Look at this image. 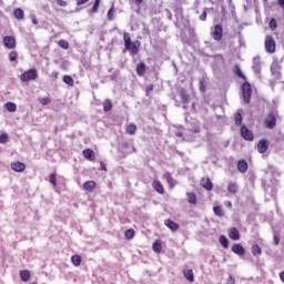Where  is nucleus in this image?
I'll return each instance as SVG.
<instances>
[{"label": "nucleus", "instance_id": "obj_1", "mask_svg": "<svg viewBox=\"0 0 284 284\" xmlns=\"http://www.w3.org/2000/svg\"><path fill=\"white\" fill-rule=\"evenodd\" d=\"M123 41H124V48L128 52H130L131 57L139 54V47L141 45V42L139 40H136L135 42H132V38H130V33L124 32Z\"/></svg>", "mask_w": 284, "mask_h": 284}, {"label": "nucleus", "instance_id": "obj_2", "mask_svg": "<svg viewBox=\"0 0 284 284\" xmlns=\"http://www.w3.org/2000/svg\"><path fill=\"white\" fill-rule=\"evenodd\" d=\"M276 111H271L267 115L266 119L264 120L265 128L267 130H274L276 128V116H277Z\"/></svg>", "mask_w": 284, "mask_h": 284}, {"label": "nucleus", "instance_id": "obj_3", "mask_svg": "<svg viewBox=\"0 0 284 284\" xmlns=\"http://www.w3.org/2000/svg\"><path fill=\"white\" fill-rule=\"evenodd\" d=\"M38 77H39V72H37V69H30L20 75V80L23 83H28V81H36Z\"/></svg>", "mask_w": 284, "mask_h": 284}, {"label": "nucleus", "instance_id": "obj_4", "mask_svg": "<svg viewBox=\"0 0 284 284\" xmlns=\"http://www.w3.org/2000/svg\"><path fill=\"white\" fill-rule=\"evenodd\" d=\"M242 94L244 103H250L252 101V85L250 82H244L242 85Z\"/></svg>", "mask_w": 284, "mask_h": 284}, {"label": "nucleus", "instance_id": "obj_5", "mask_svg": "<svg viewBox=\"0 0 284 284\" xmlns=\"http://www.w3.org/2000/svg\"><path fill=\"white\" fill-rule=\"evenodd\" d=\"M265 50L268 54H274V52H276V41L272 36H266L265 38Z\"/></svg>", "mask_w": 284, "mask_h": 284}, {"label": "nucleus", "instance_id": "obj_6", "mask_svg": "<svg viewBox=\"0 0 284 284\" xmlns=\"http://www.w3.org/2000/svg\"><path fill=\"white\" fill-rule=\"evenodd\" d=\"M240 133L244 141H254V133L250 129H247V125H242Z\"/></svg>", "mask_w": 284, "mask_h": 284}, {"label": "nucleus", "instance_id": "obj_7", "mask_svg": "<svg viewBox=\"0 0 284 284\" xmlns=\"http://www.w3.org/2000/svg\"><path fill=\"white\" fill-rule=\"evenodd\" d=\"M214 41H221L223 39V27L221 24H215L212 32Z\"/></svg>", "mask_w": 284, "mask_h": 284}, {"label": "nucleus", "instance_id": "obj_8", "mask_svg": "<svg viewBox=\"0 0 284 284\" xmlns=\"http://www.w3.org/2000/svg\"><path fill=\"white\" fill-rule=\"evenodd\" d=\"M270 148V141L262 139L258 141L257 143V152H260V154H265V152H267Z\"/></svg>", "mask_w": 284, "mask_h": 284}, {"label": "nucleus", "instance_id": "obj_9", "mask_svg": "<svg viewBox=\"0 0 284 284\" xmlns=\"http://www.w3.org/2000/svg\"><path fill=\"white\" fill-rule=\"evenodd\" d=\"M3 43L9 50H14L17 48V40L13 37L6 36L3 38Z\"/></svg>", "mask_w": 284, "mask_h": 284}, {"label": "nucleus", "instance_id": "obj_10", "mask_svg": "<svg viewBox=\"0 0 284 284\" xmlns=\"http://www.w3.org/2000/svg\"><path fill=\"white\" fill-rule=\"evenodd\" d=\"M201 185L204 187V190H207V192L212 191L214 187V184L212 183V180L210 178H203L201 180Z\"/></svg>", "mask_w": 284, "mask_h": 284}, {"label": "nucleus", "instance_id": "obj_11", "mask_svg": "<svg viewBox=\"0 0 284 284\" xmlns=\"http://www.w3.org/2000/svg\"><path fill=\"white\" fill-rule=\"evenodd\" d=\"M252 70L255 72V74H261V57L253 58Z\"/></svg>", "mask_w": 284, "mask_h": 284}, {"label": "nucleus", "instance_id": "obj_12", "mask_svg": "<svg viewBox=\"0 0 284 284\" xmlns=\"http://www.w3.org/2000/svg\"><path fill=\"white\" fill-rule=\"evenodd\" d=\"M271 73L275 79H281V65H278V63H273L271 65Z\"/></svg>", "mask_w": 284, "mask_h": 284}, {"label": "nucleus", "instance_id": "obj_13", "mask_svg": "<svg viewBox=\"0 0 284 284\" xmlns=\"http://www.w3.org/2000/svg\"><path fill=\"white\" fill-rule=\"evenodd\" d=\"M11 170H13V172H24L26 171V163L12 162L11 163Z\"/></svg>", "mask_w": 284, "mask_h": 284}, {"label": "nucleus", "instance_id": "obj_14", "mask_svg": "<svg viewBox=\"0 0 284 284\" xmlns=\"http://www.w3.org/2000/svg\"><path fill=\"white\" fill-rule=\"evenodd\" d=\"M232 252L237 256H245V248L241 244H233Z\"/></svg>", "mask_w": 284, "mask_h": 284}, {"label": "nucleus", "instance_id": "obj_15", "mask_svg": "<svg viewBox=\"0 0 284 284\" xmlns=\"http://www.w3.org/2000/svg\"><path fill=\"white\" fill-rule=\"evenodd\" d=\"M163 179L166 180V183L169 184V187L173 189L174 185H176V180H174V178H172V173L165 172L163 174Z\"/></svg>", "mask_w": 284, "mask_h": 284}, {"label": "nucleus", "instance_id": "obj_16", "mask_svg": "<svg viewBox=\"0 0 284 284\" xmlns=\"http://www.w3.org/2000/svg\"><path fill=\"white\" fill-rule=\"evenodd\" d=\"M229 239L232 241H239L241 239V233L239 232V229L232 227L229 232Z\"/></svg>", "mask_w": 284, "mask_h": 284}, {"label": "nucleus", "instance_id": "obj_17", "mask_svg": "<svg viewBox=\"0 0 284 284\" xmlns=\"http://www.w3.org/2000/svg\"><path fill=\"white\" fill-rule=\"evenodd\" d=\"M83 156L88 161H94V159H97V155H95L94 151H92V149H85L83 151Z\"/></svg>", "mask_w": 284, "mask_h": 284}, {"label": "nucleus", "instance_id": "obj_18", "mask_svg": "<svg viewBox=\"0 0 284 284\" xmlns=\"http://www.w3.org/2000/svg\"><path fill=\"white\" fill-rule=\"evenodd\" d=\"M237 170L239 172H241L242 174H245V172H247V161L245 160H240L237 162Z\"/></svg>", "mask_w": 284, "mask_h": 284}, {"label": "nucleus", "instance_id": "obj_19", "mask_svg": "<svg viewBox=\"0 0 284 284\" xmlns=\"http://www.w3.org/2000/svg\"><path fill=\"white\" fill-rule=\"evenodd\" d=\"M165 225L171 230V232H176L180 227L179 224L172 220H166Z\"/></svg>", "mask_w": 284, "mask_h": 284}, {"label": "nucleus", "instance_id": "obj_20", "mask_svg": "<svg viewBox=\"0 0 284 284\" xmlns=\"http://www.w3.org/2000/svg\"><path fill=\"white\" fill-rule=\"evenodd\" d=\"M189 130L190 132H194V134H199L201 132V125L199 122H191L189 123Z\"/></svg>", "mask_w": 284, "mask_h": 284}, {"label": "nucleus", "instance_id": "obj_21", "mask_svg": "<svg viewBox=\"0 0 284 284\" xmlns=\"http://www.w3.org/2000/svg\"><path fill=\"white\" fill-rule=\"evenodd\" d=\"M84 190H87V192H93L94 187H97V182L94 181H87L83 184Z\"/></svg>", "mask_w": 284, "mask_h": 284}, {"label": "nucleus", "instance_id": "obj_22", "mask_svg": "<svg viewBox=\"0 0 284 284\" xmlns=\"http://www.w3.org/2000/svg\"><path fill=\"white\" fill-rule=\"evenodd\" d=\"M19 275L23 283H28V281H30V271L28 270L20 271Z\"/></svg>", "mask_w": 284, "mask_h": 284}, {"label": "nucleus", "instance_id": "obj_23", "mask_svg": "<svg viewBox=\"0 0 284 284\" xmlns=\"http://www.w3.org/2000/svg\"><path fill=\"white\" fill-rule=\"evenodd\" d=\"M183 274L186 281H189L190 283H194V272L192 270H184Z\"/></svg>", "mask_w": 284, "mask_h": 284}, {"label": "nucleus", "instance_id": "obj_24", "mask_svg": "<svg viewBox=\"0 0 284 284\" xmlns=\"http://www.w3.org/2000/svg\"><path fill=\"white\" fill-rule=\"evenodd\" d=\"M180 97L183 103H190V94H187L185 89L180 90Z\"/></svg>", "mask_w": 284, "mask_h": 284}, {"label": "nucleus", "instance_id": "obj_25", "mask_svg": "<svg viewBox=\"0 0 284 284\" xmlns=\"http://www.w3.org/2000/svg\"><path fill=\"white\" fill-rule=\"evenodd\" d=\"M227 192L229 194H236V192H239V184L231 182L227 185Z\"/></svg>", "mask_w": 284, "mask_h": 284}, {"label": "nucleus", "instance_id": "obj_26", "mask_svg": "<svg viewBox=\"0 0 284 284\" xmlns=\"http://www.w3.org/2000/svg\"><path fill=\"white\" fill-rule=\"evenodd\" d=\"M136 74L138 77H143V74H145V62H140L136 65Z\"/></svg>", "mask_w": 284, "mask_h": 284}, {"label": "nucleus", "instance_id": "obj_27", "mask_svg": "<svg viewBox=\"0 0 284 284\" xmlns=\"http://www.w3.org/2000/svg\"><path fill=\"white\" fill-rule=\"evenodd\" d=\"M153 190H155V192H158L159 194H163L165 192V190L163 189V184H161V182L159 181L153 182Z\"/></svg>", "mask_w": 284, "mask_h": 284}, {"label": "nucleus", "instance_id": "obj_28", "mask_svg": "<svg viewBox=\"0 0 284 284\" xmlns=\"http://www.w3.org/2000/svg\"><path fill=\"white\" fill-rule=\"evenodd\" d=\"M13 16L16 17V19L21 21V19L26 17V13L23 12V9L18 8L13 11Z\"/></svg>", "mask_w": 284, "mask_h": 284}, {"label": "nucleus", "instance_id": "obj_29", "mask_svg": "<svg viewBox=\"0 0 284 284\" xmlns=\"http://www.w3.org/2000/svg\"><path fill=\"white\" fill-rule=\"evenodd\" d=\"M153 252H155L156 254H161V251L163 250V246L161 245V242L160 240H156L154 243H153Z\"/></svg>", "mask_w": 284, "mask_h": 284}, {"label": "nucleus", "instance_id": "obj_30", "mask_svg": "<svg viewBox=\"0 0 284 284\" xmlns=\"http://www.w3.org/2000/svg\"><path fill=\"white\" fill-rule=\"evenodd\" d=\"M220 243H221L222 247H224L225 250H227L230 247V241L227 240V237L225 235L220 236Z\"/></svg>", "mask_w": 284, "mask_h": 284}, {"label": "nucleus", "instance_id": "obj_31", "mask_svg": "<svg viewBox=\"0 0 284 284\" xmlns=\"http://www.w3.org/2000/svg\"><path fill=\"white\" fill-rule=\"evenodd\" d=\"M99 6H101V0H95L92 9L89 11L90 14H97L99 12Z\"/></svg>", "mask_w": 284, "mask_h": 284}, {"label": "nucleus", "instance_id": "obj_32", "mask_svg": "<svg viewBox=\"0 0 284 284\" xmlns=\"http://www.w3.org/2000/svg\"><path fill=\"white\" fill-rule=\"evenodd\" d=\"M187 201L191 203V205H196V194L195 193H186Z\"/></svg>", "mask_w": 284, "mask_h": 284}, {"label": "nucleus", "instance_id": "obj_33", "mask_svg": "<svg viewBox=\"0 0 284 284\" xmlns=\"http://www.w3.org/2000/svg\"><path fill=\"white\" fill-rule=\"evenodd\" d=\"M110 110H112V100L106 99V100L103 102V111H104V112H110Z\"/></svg>", "mask_w": 284, "mask_h": 284}, {"label": "nucleus", "instance_id": "obj_34", "mask_svg": "<svg viewBox=\"0 0 284 284\" xmlns=\"http://www.w3.org/2000/svg\"><path fill=\"white\" fill-rule=\"evenodd\" d=\"M252 254L253 256H261L262 250H261V246H258V244H254L252 246Z\"/></svg>", "mask_w": 284, "mask_h": 284}, {"label": "nucleus", "instance_id": "obj_35", "mask_svg": "<svg viewBox=\"0 0 284 284\" xmlns=\"http://www.w3.org/2000/svg\"><path fill=\"white\" fill-rule=\"evenodd\" d=\"M62 81L67 85H71V87L74 85V79L71 75H63Z\"/></svg>", "mask_w": 284, "mask_h": 284}, {"label": "nucleus", "instance_id": "obj_36", "mask_svg": "<svg viewBox=\"0 0 284 284\" xmlns=\"http://www.w3.org/2000/svg\"><path fill=\"white\" fill-rule=\"evenodd\" d=\"M71 263H73L74 267H79L81 265V257L79 255L71 256Z\"/></svg>", "mask_w": 284, "mask_h": 284}, {"label": "nucleus", "instance_id": "obj_37", "mask_svg": "<svg viewBox=\"0 0 284 284\" xmlns=\"http://www.w3.org/2000/svg\"><path fill=\"white\" fill-rule=\"evenodd\" d=\"M124 236L128 241H132L134 239V229L126 230Z\"/></svg>", "mask_w": 284, "mask_h": 284}, {"label": "nucleus", "instance_id": "obj_38", "mask_svg": "<svg viewBox=\"0 0 284 284\" xmlns=\"http://www.w3.org/2000/svg\"><path fill=\"white\" fill-rule=\"evenodd\" d=\"M235 125H241L243 123V115L241 112H236L234 115Z\"/></svg>", "mask_w": 284, "mask_h": 284}, {"label": "nucleus", "instance_id": "obj_39", "mask_svg": "<svg viewBox=\"0 0 284 284\" xmlns=\"http://www.w3.org/2000/svg\"><path fill=\"white\" fill-rule=\"evenodd\" d=\"M6 108L8 112H17V104H14V102L6 103Z\"/></svg>", "mask_w": 284, "mask_h": 284}, {"label": "nucleus", "instance_id": "obj_40", "mask_svg": "<svg viewBox=\"0 0 284 284\" xmlns=\"http://www.w3.org/2000/svg\"><path fill=\"white\" fill-rule=\"evenodd\" d=\"M213 212H214L215 216H224L223 207H221V206H214Z\"/></svg>", "mask_w": 284, "mask_h": 284}, {"label": "nucleus", "instance_id": "obj_41", "mask_svg": "<svg viewBox=\"0 0 284 284\" xmlns=\"http://www.w3.org/2000/svg\"><path fill=\"white\" fill-rule=\"evenodd\" d=\"M58 44L62 50H68L70 48V43L67 40H60Z\"/></svg>", "mask_w": 284, "mask_h": 284}, {"label": "nucleus", "instance_id": "obj_42", "mask_svg": "<svg viewBox=\"0 0 284 284\" xmlns=\"http://www.w3.org/2000/svg\"><path fill=\"white\" fill-rule=\"evenodd\" d=\"M136 132V124H130L126 126L128 134H134Z\"/></svg>", "mask_w": 284, "mask_h": 284}, {"label": "nucleus", "instance_id": "obj_43", "mask_svg": "<svg viewBox=\"0 0 284 284\" xmlns=\"http://www.w3.org/2000/svg\"><path fill=\"white\" fill-rule=\"evenodd\" d=\"M17 59H19V53L17 51H11L9 53V61L13 62L17 61Z\"/></svg>", "mask_w": 284, "mask_h": 284}, {"label": "nucleus", "instance_id": "obj_44", "mask_svg": "<svg viewBox=\"0 0 284 284\" xmlns=\"http://www.w3.org/2000/svg\"><path fill=\"white\" fill-rule=\"evenodd\" d=\"M108 20L113 21L114 20V6H112L108 11Z\"/></svg>", "mask_w": 284, "mask_h": 284}, {"label": "nucleus", "instance_id": "obj_45", "mask_svg": "<svg viewBox=\"0 0 284 284\" xmlns=\"http://www.w3.org/2000/svg\"><path fill=\"white\" fill-rule=\"evenodd\" d=\"M49 182L51 183V185L57 186V173H51L50 174Z\"/></svg>", "mask_w": 284, "mask_h": 284}, {"label": "nucleus", "instance_id": "obj_46", "mask_svg": "<svg viewBox=\"0 0 284 284\" xmlns=\"http://www.w3.org/2000/svg\"><path fill=\"white\" fill-rule=\"evenodd\" d=\"M235 74H237L240 79H245V74H243V71H241V67H239V64H235Z\"/></svg>", "mask_w": 284, "mask_h": 284}, {"label": "nucleus", "instance_id": "obj_47", "mask_svg": "<svg viewBox=\"0 0 284 284\" xmlns=\"http://www.w3.org/2000/svg\"><path fill=\"white\" fill-rule=\"evenodd\" d=\"M268 26L271 30H276V28L278 27V24L276 23V19L272 18L268 22Z\"/></svg>", "mask_w": 284, "mask_h": 284}, {"label": "nucleus", "instance_id": "obj_48", "mask_svg": "<svg viewBox=\"0 0 284 284\" xmlns=\"http://www.w3.org/2000/svg\"><path fill=\"white\" fill-rule=\"evenodd\" d=\"M40 103L42 105H50V103H52V101L50 100V98H41L39 99Z\"/></svg>", "mask_w": 284, "mask_h": 284}, {"label": "nucleus", "instance_id": "obj_49", "mask_svg": "<svg viewBox=\"0 0 284 284\" xmlns=\"http://www.w3.org/2000/svg\"><path fill=\"white\" fill-rule=\"evenodd\" d=\"M200 92H205V80L200 79L199 81Z\"/></svg>", "mask_w": 284, "mask_h": 284}, {"label": "nucleus", "instance_id": "obj_50", "mask_svg": "<svg viewBox=\"0 0 284 284\" xmlns=\"http://www.w3.org/2000/svg\"><path fill=\"white\" fill-rule=\"evenodd\" d=\"M154 90V84H148L145 88L146 97H150V92Z\"/></svg>", "mask_w": 284, "mask_h": 284}, {"label": "nucleus", "instance_id": "obj_51", "mask_svg": "<svg viewBox=\"0 0 284 284\" xmlns=\"http://www.w3.org/2000/svg\"><path fill=\"white\" fill-rule=\"evenodd\" d=\"M0 143H8V133L0 134Z\"/></svg>", "mask_w": 284, "mask_h": 284}, {"label": "nucleus", "instance_id": "obj_52", "mask_svg": "<svg viewBox=\"0 0 284 284\" xmlns=\"http://www.w3.org/2000/svg\"><path fill=\"white\" fill-rule=\"evenodd\" d=\"M57 6H60V8H65L68 6V2L64 0H55Z\"/></svg>", "mask_w": 284, "mask_h": 284}, {"label": "nucleus", "instance_id": "obj_53", "mask_svg": "<svg viewBox=\"0 0 284 284\" xmlns=\"http://www.w3.org/2000/svg\"><path fill=\"white\" fill-rule=\"evenodd\" d=\"M207 19V9H205L200 16V21H206Z\"/></svg>", "mask_w": 284, "mask_h": 284}, {"label": "nucleus", "instance_id": "obj_54", "mask_svg": "<svg viewBox=\"0 0 284 284\" xmlns=\"http://www.w3.org/2000/svg\"><path fill=\"white\" fill-rule=\"evenodd\" d=\"M273 241H274V245H278V243H281V237H278V235H274L273 236Z\"/></svg>", "mask_w": 284, "mask_h": 284}, {"label": "nucleus", "instance_id": "obj_55", "mask_svg": "<svg viewBox=\"0 0 284 284\" xmlns=\"http://www.w3.org/2000/svg\"><path fill=\"white\" fill-rule=\"evenodd\" d=\"M88 1H90V0H77V6L78 7L85 6V3H88Z\"/></svg>", "mask_w": 284, "mask_h": 284}, {"label": "nucleus", "instance_id": "obj_56", "mask_svg": "<svg viewBox=\"0 0 284 284\" xmlns=\"http://www.w3.org/2000/svg\"><path fill=\"white\" fill-rule=\"evenodd\" d=\"M234 283H235L234 276L230 275L227 278V284H234Z\"/></svg>", "mask_w": 284, "mask_h": 284}, {"label": "nucleus", "instance_id": "obj_57", "mask_svg": "<svg viewBox=\"0 0 284 284\" xmlns=\"http://www.w3.org/2000/svg\"><path fill=\"white\" fill-rule=\"evenodd\" d=\"M229 3V8L230 10H234V3L232 2V0H226Z\"/></svg>", "mask_w": 284, "mask_h": 284}, {"label": "nucleus", "instance_id": "obj_58", "mask_svg": "<svg viewBox=\"0 0 284 284\" xmlns=\"http://www.w3.org/2000/svg\"><path fill=\"white\" fill-rule=\"evenodd\" d=\"M100 168H101V170H103L104 172L108 170V168L105 166V163H103V162L100 163Z\"/></svg>", "mask_w": 284, "mask_h": 284}, {"label": "nucleus", "instance_id": "obj_59", "mask_svg": "<svg viewBox=\"0 0 284 284\" xmlns=\"http://www.w3.org/2000/svg\"><path fill=\"white\" fill-rule=\"evenodd\" d=\"M277 3L280 6V8H283L284 9V0H277Z\"/></svg>", "mask_w": 284, "mask_h": 284}, {"label": "nucleus", "instance_id": "obj_60", "mask_svg": "<svg viewBox=\"0 0 284 284\" xmlns=\"http://www.w3.org/2000/svg\"><path fill=\"white\" fill-rule=\"evenodd\" d=\"M280 278H281L282 283H284V271L280 273Z\"/></svg>", "mask_w": 284, "mask_h": 284}, {"label": "nucleus", "instance_id": "obj_61", "mask_svg": "<svg viewBox=\"0 0 284 284\" xmlns=\"http://www.w3.org/2000/svg\"><path fill=\"white\" fill-rule=\"evenodd\" d=\"M168 12V19H170V21H172V12H170V10H166Z\"/></svg>", "mask_w": 284, "mask_h": 284}, {"label": "nucleus", "instance_id": "obj_62", "mask_svg": "<svg viewBox=\"0 0 284 284\" xmlns=\"http://www.w3.org/2000/svg\"><path fill=\"white\" fill-rule=\"evenodd\" d=\"M175 136H179V138L183 136V132H180V131L176 132V133H175Z\"/></svg>", "mask_w": 284, "mask_h": 284}, {"label": "nucleus", "instance_id": "obj_63", "mask_svg": "<svg viewBox=\"0 0 284 284\" xmlns=\"http://www.w3.org/2000/svg\"><path fill=\"white\" fill-rule=\"evenodd\" d=\"M270 187H272V186H270V185H264V192H267V191L270 190Z\"/></svg>", "mask_w": 284, "mask_h": 284}, {"label": "nucleus", "instance_id": "obj_64", "mask_svg": "<svg viewBox=\"0 0 284 284\" xmlns=\"http://www.w3.org/2000/svg\"><path fill=\"white\" fill-rule=\"evenodd\" d=\"M225 205H227L229 207H232V203H231L230 201H227V202L225 203Z\"/></svg>", "mask_w": 284, "mask_h": 284}]
</instances>
